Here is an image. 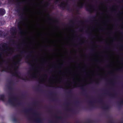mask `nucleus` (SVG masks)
<instances>
[{
    "label": "nucleus",
    "instance_id": "1",
    "mask_svg": "<svg viewBox=\"0 0 123 123\" xmlns=\"http://www.w3.org/2000/svg\"><path fill=\"white\" fill-rule=\"evenodd\" d=\"M0 50L2 53L0 54V68L2 71L11 73L14 76L18 78L25 80H29L31 78H36L40 82V68L37 67L29 71L27 75L21 76L18 71L19 62L21 58L20 55L15 56L12 59L6 63L4 61V56H9L14 51V49L9 47L6 43H2L0 44Z\"/></svg>",
    "mask_w": 123,
    "mask_h": 123
},
{
    "label": "nucleus",
    "instance_id": "2",
    "mask_svg": "<svg viewBox=\"0 0 123 123\" xmlns=\"http://www.w3.org/2000/svg\"><path fill=\"white\" fill-rule=\"evenodd\" d=\"M16 101L17 100L16 98L12 97L9 98L8 102L11 105H15Z\"/></svg>",
    "mask_w": 123,
    "mask_h": 123
},
{
    "label": "nucleus",
    "instance_id": "3",
    "mask_svg": "<svg viewBox=\"0 0 123 123\" xmlns=\"http://www.w3.org/2000/svg\"><path fill=\"white\" fill-rule=\"evenodd\" d=\"M80 81V78L77 76L74 77L73 79V82L74 84L75 85H76L78 82H79Z\"/></svg>",
    "mask_w": 123,
    "mask_h": 123
},
{
    "label": "nucleus",
    "instance_id": "4",
    "mask_svg": "<svg viewBox=\"0 0 123 123\" xmlns=\"http://www.w3.org/2000/svg\"><path fill=\"white\" fill-rule=\"evenodd\" d=\"M87 7L89 10L90 11L92 12L94 10V6L91 4H88Z\"/></svg>",
    "mask_w": 123,
    "mask_h": 123
},
{
    "label": "nucleus",
    "instance_id": "5",
    "mask_svg": "<svg viewBox=\"0 0 123 123\" xmlns=\"http://www.w3.org/2000/svg\"><path fill=\"white\" fill-rule=\"evenodd\" d=\"M84 0H80L78 4V6L80 7H81L84 5Z\"/></svg>",
    "mask_w": 123,
    "mask_h": 123
},
{
    "label": "nucleus",
    "instance_id": "6",
    "mask_svg": "<svg viewBox=\"0 0 123 123\" xmlns=\"http://www.w3.org/2000/svg\"><path fill=\"white\" fill-rule=\"evenodd\" d=\"M5 10L2 8L0 9V16H2L5 14Z\"/></svg>",
    "mask_w": 123,
    "mask_h": 123
},
{
    "label": "nucleus",
    "instance_id": "7",
    "mask_svg": "<svg viewBox=\"0 0 123 123\" xmlns=\"http://www.w3.org/2000/svg\"><path fill=\"white\" fill-rule=\"evenodd\" d=\"M4 96L3 95H1L0 96V99L2 100L3 101L4 100Z\"/></svg>",
    "mask_w": 123,
    "mask_h": 123
},
{
    "label": "nucleus",
    "instance_id": "8",
    "mask_svg": "<svg viewBox=\"0 0 123 123\" xmlns=\"http://www.w3.org/2000/svg\"><path fill=\"white\" fill-rule=\"evenodd\" d=\"M12 34H13V35H14L16 33V32L15 31H14L13 32H12Z\"/></svg>",
    "mask_w": 123,
    "mask_h": 123
},
{
    "label": "nucleus",
    "instance_id": "9",
    "mask_svg": "<svg viewBox=\"0 0 123 123\" xmlns=\"http://www.w3.org/2000/svg\"><path fill=\"white\" fill-rule=\"evenodd\" d=\"M22 25H20L19 27V26H18V27L19 28V29H20V30L21 29V28H22Z\"/></svg>",
    "mask_w": 123,
    "mask_h": 123
},
{
    "label": "nucleus",
    "instance_id": "10",
    "mask_svg": "<svg viewBox=\"0 0 123 123\" xmlns=\"http://www.w3.org/2000/svg\"><path fill=\"white\" fill-rule=\"evenodd\" d=\"M2 32L0 30V36H1L2 35Z\"/></svg>",
    "mask_w": 123,
    "mask_h": 123
},
{
    "label": "nucleus",
    "instance_id": "11",
    "mask_svg": "<svg viewBox=\"0 0 123 123\" xmlns=\"http://www.w3.org/2000/svg\"><path fill=\"white\" fill-rule=\"evenodd\" d=\"M12 29H11V31H12Z\"/></svg>",
    "mask_w": 123,
    "mask_h": 123
}]
</instances>
